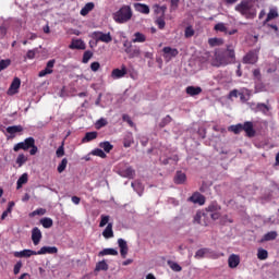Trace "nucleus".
<instances>
[{
    "instance_id": "obj_47",
    "label": "nucleus",
    "mask_w": 279,
    "mask_h": 279,
    "mask_svg": "<svg viewBox=\"0 0 279 279\" xmlns=\"http://www.w3.org/2000/svg\"><path fill=\"white\" fill-rule=\"evenodd\" d=\"M185 38H193L195 36V29L190 25L184 31Z\"/></svg>"
},
{
    "instance_id": "obj_43",
    "label": "nucleus",
    "mask_w": 279,
    "mask_h": 279,
    "mask_svg": "<svg viewBox=\"0 0 279 279\" xmlns=\"http://www.w3.org/2000/svg\"><path fill=\"white\" fill-rule=\"evenodd\" d=\"M27 180H28L27 173H23V174L19 178V180H17V182H16L17 189H23V184H27Z\"/></svg>"
},
{
    "instance_id": "obj_29",
    "label": "nucleus",
    "mask_w": 279,
    "mask_h": 279,
    "mask_svg": "<svg viewBox=\"0 0 279 279\" xmlns=\"http://www.w3.org/2000/svg\"><path fill=\"white\" fill-rule=\"evenodd\" d=\"M98 133L96 131L94 132H87L85 136L82 140V143H90V141H95L97 138Z\"/></svg>"
},
{
    "instance_id": "obj_2",
    "label": "nucleus",
    "mask_w": 279,
    "mask_h": 279,
    "mask_svg": "<svg viewBox=\"0 0 279 279\" xmlns=\"http://www.w3.org/2000/svg\"><path fill=\"white\" fill-rule=\"evenodd\" d=\"M235 12L241 13L245 19H256V8L250 1L243 0L235 5Z\"/></svg>"
},
{
    "instance_id": "obj_11",
    "label": "nucleus",
    "mask_w": 279,
    "mask_h": 279,
    "mask_svg": "<svg viewBox=\"0 0 279 279\" xmlns=\"http://www.w3.org/2000/svg\"><path fill=\"white\" fill-rule=\"evenodd\" d=\"M242 130L245 131V134L246 136H248V138L256 136V131L254 130V123L251 121L244 122V124H242Z\"/></svg>"
},
{
    "instance_id": "obj_22",
    "label": "nucleus",
    "mask_w": 279,
    "mask_h": 279,
    "mask_svg": "<svg viewBox=\"0 0 279 279\" xmlns=\"http://www.w3.org/2000/svg\"><path fill=\"white\" fill-rule=\"evenodd\" d=\"M131 43H147V36L141 32H135L132 36Z\"/></svg>"
},
{
    "instance_id": "obj_36",
    "label": "nucleus",
    "mask_w": 279,
    "mask_h": 279,
    "mask_svg": "<svg viewBox=\"0 0 279 279\" xmlns=\"http://www.w3.org/2000/svg\"><path fill=\"white\" fill-rule=\"evenodd\" d=\"M108 263H106V260H101L96 264L95 271H108Z\"/></svg>"
},
{
    "instance_id": "obj_9",
    "label": "nucleus",
    "mask_w": 279,
    "mask_h": 279,
    "mask_svg": "<svg viewBox=\"0 0 279 279\" xmlns=\"http://www.w3.org/2000/svg\"><path fill=\"white\" fill-rule=\"evenodd\" d=\"M128 75V68L125 65H121V69H113L111 72L112 80H121Z\"/></svg>"
},
{
    "instance_id": "obj_60",
    "label": "nucleus",
    "mask_w": 279,
    "mask_h": 279,
    "mask_svg": "<svg viewBox=\"0 0 279 279\" xmlns=\"http://www.w3.org/2000/svg\"><path fill=\"white\" fill-rule=\"evenodd\" d=\"M36 49H33V50H28L27 53H26V58L28 60H34V58H36Z\"/></svg>"
},
{
    "instance_id": "obj_31",
    "label": "nucleus",
    "mask_w": 279,
    "mask_h": 279,
    "mask_svg": "<svg viewBox=\"0 0 279 279\" xmlns=\"http://www.w3.org/2000/svg\"><path fill=\"white\" fill-rule=\"evenodd\" d=\"M100 149H104L102 151H105L106 154H110V151H112V149H114V146L112 144H110V142H101L99 144Z\"/></svg>"
},
{
    "instance_id": "obj_42",
    "label": "nucleus",
    "mask_w": 279,
    "mask_h": 279,
    "mask_svg": "<svg viewBox=\"0 0 279 279\" xmlns=\"http://www.w3.org/2000/svg\"><path fill=\"white\" fill-rule=\"evenodd\" d=\"M256 112H263V114H267V112H269V106L259 102L256 105Z\"/></svg>"
},
{
    "instance_id": "obj_16",
    "label": "nucleus",
    "mask_w": 279,
    "mask_h": 279,
    "mask_svg": "<svg viewBox=\"0 0 279 279\" xmlns=\"http://www.w3.org/2000/svg\"><path fill=\"white\" fill-rule=\"evenodd\" d=\"M19 88H21V78L15 77L9 88V95H16L19 93Z\"/></svg>"
},
{
    "instance_id": "obj_3",
    "label": "nucleus",
    "mask_w": 279,
    "mask_h": 279,
    "mask_svg": "<svg viewBox=\"0 0 279 279\" xmlns=\"http://www.w3.org/2000/svg\"><path fill=\"white\" fill-rule=\"evenodd\" d=\"M230 64V59L223 51H216L211 60V66H228Z\"/></svg>"
},
{
    "instance_id": "obj_21",
    "label": "nucleus",
    "mask_w": 279,
    "mask_h": 279,
    "mask_svg": "<svg viewBox=\"0 0 279 279\" xmlns=\"http://www.w3.org/2000/svg\"><path fill=\"white\" fill-rule=\"evenodd\" d=\"M185 93L190 97H197V95H202V87H199V86H187L185 88Z\"/></svg>"
},
{
    "instance_id": "obj_33",
    "label": "nucleus",
    "mask_w": 279,
    "mask_h": 279,
    "mask_svg": "<svg viewBox=\"0 0 279 279\" xmlns=\"http://www.w3.org/2000/svg\"><path fill=\"white\" fill-rule=\"evenodd\" d=\"M123 145L124 147H132V145H134V136L132 135V133H128L124 137L123 141Z\"/></svg>"
},
{
    "instance_id": "obj_32",
    "label": "nucleus",
    "mask_w": 279,
    "mask_h": 279,
    "mask_svg": "<svg viewBox=\"0 0 279 279\" xmlns=\"http://www.w3.org/2000/svg\"><path fill=\"white\" fill-rule=\"evenodd\" d=\"M208 254H210V248H199L195 253V258H198V259L206 258V256H208Z\"/></svg>"
},
{
    "instance_id": "obj_57",
    "label": "nucleus",
    "mask_w": 279,
    "mask_h": 279,
    "mask_svg": "<svg viewBox=\"0 0 279 279\" xmlns=\"http://www.w3.org/2000/svg\"><path fill=\"white\" fill-rule=\"evenodd\" d=\"M106 125H108V120L100 118L97 122H96V128L98 130H100V128H106Z\"/></svg>"
},
{
    "instance_id": "obj_52",
    "label": "nucleus",
    "mask_w": 279,
    "mask_h": 279,
    "mask_svg": "<svg viewBox=\"0 0 279 279\" xmlns=\"http://www.w3.org/2000/svg\"><path fill=\"white\" fill-rule=\"evenodd\" d=\"M25 162H27V158L23 154H20L16 158V165H19V167H23Z\"/></svg>"
},
{
    "instance_id": "obj_17",
    "label": "nucleus",
    "mask_w": 279,
    "mask_h": 279,
    "mask_svg": "<svg viewBox=\"0 0 279 279\" xmlns=\"http://www.w3.org/2000/svg\"><path fill=\"white\" fill-rule=\"evenodd\" d=\"M133 8L135 10V12H140V14H149L150 9L149 5L145 4V3H134Z\"/></svg>"
},
{
    "instance_id": "obj_64",
    "label": "nucleus",
    "mask_w": 279,
    "mask_h": 279,
    "mask_svg": "<svg viewBox=\"0 0 279 279\" xmlns=\"http://www.w3.org/2000/svg\"><path fill=\"white\" fill-rule=\"evenodd\" d=\"M56 154H57V157H58V158H62V156H64V146H60V147L57 149Z\"/></svg>"
},
{
    "instance_id": "obj_13",
    "label": "nucleus",
    "mask_w": 279,
    "mask_h": 279,
    "mask_svg": "<svg viewBox=\"0 0 279 279\" xmlns=\"http://www.w3.org/2000/svg\"><path fill=\"white\" fill-rule=\"evenodd\" d=\"M15 258H29L31 256H38V253L33 250H23L20 252H14Z\"/></svg>"
},
{
    "instance_id": "obj_30",
    "label": "nucleus",
    "mask_w": 279,
    "mask_h": 279,
    "mask_svg": "<svg viewBox=\"0 0 279 279\" xmlns=\"http://www.w3.org/2000/svg\"><path fill=\"white\" fill-rule=\"evenodd\" d=\"M8 134H11V136H14V134H19V132H23L22 125H13L7 128Z\"/></svg>"
},
{
    "instance_id": "obj_44",
    "label": "nucleus",
    "mask_w": 279,
    "mask_h": 279,
    "mask_svg": "<svg viewBox=\"0 0 279 279\" xmlns=\"http://www.w3.org/2000/svg\"><path fill=\"white\" fill-rule=\"evenodd\" d=\"M229 132H233V134H241V132H243V124L239 123L229 126Z\"/></svg>"
},
{
    "instance_id": "obj_20",
    "label": "nucleus",
    "mask_w": 279,
    "mask_h": 279,
    "mask_svg": "<svg viewBox=\"0 0 279 279\" xmlns=\"http://www.w3.org/2000/svg\"><path fill=\"white\" fill-rule=\"evenodd\" d=\"M119 175H121V178H129V180H132L136 175V171H134L132 167H128L126 169L120 170Z\"/></svg>"
},
{
    "instance_id": "obj_40",
    "label": "nucleus",
    "mask_w": 279,
    "mask_h": 279,
    "mask_svg": "<svg viewBox=\"0 0 279 279\" xmlns=\"http://www.w3.org/2000/svg\"><path fill=\"white\" fill-rule=\"evenodd\" d=\"M215 32H222V34H228V26L226 23L220 22L214 26Z\"/></svg>"
},
{
    "instance_id": "obj_41",
    "label": "nucleus",
    "mask_w": 279,
    "mask_h": 279,
    "mask_svg": "<svg viewBox=\"0 0 279 279\" xmlns=\"http://www.w3.org/2000/svg\"><path fill=\"white\" fill-rule=\"evenodd\" d=\"M40 223H41L43 228L49 229L53 226V219L47 218V217L41 218Z\"/></svg>"
},
{
    "instance_id": "obj_25",
    "label": "nucleus",
    "mask_w": 279,
    "mask_h": 279,
    "mask_svg": "<svg viewBox=\"0 0 279 279\" xmlns=\"http://www.w3.org/2000/svg\"><path fill=\"white\" fill-rule=\"evenodd\" d=\"M102 236L105 239H112L114 236V231L112 230V222H109L106 229L102 231Z\"/></svg>"
},
{
    "instance_id": "obj_50",
    "label": "nucleus",
    "mask_w": 279,
    "mask_h": 279,
    "mask_svg": "<svg viewBox=\"0 0 279 279\" xmlns=\"http://www.w3.org/2000/svg\"><path fill=\"white\" fill-rule=\"evenodd\" d=\"M168 265L170 267V269H172V271H182V266H180V264L175 263V262H168Z\"/></svg>"
},
{
    "instance_id": "obj_39",
    "label": "nucleus",
    "mask_w": 279,
    "mask_h": 279,
    "mask_svg": "<svg viewBox=\"0 0 279 279\" xmlns=\"http://www.w3.org/2000/svg\"><path fill=\"white\" fill-rule=\"evenodd\" d=\"M131 186L137 192L140 196L143 195V184L141 183V181L132 182Z\"/></svg>"
},
{
    "instance_id": "obj_54",
    "label": "nucleus",
    "mask_w": 279,
    "mask_h": 279,
    "mask_svg": "<svg viewBox=\"0 0 279 279\" xmlns=\"http://www.w3.org/2000/svg\"><path fill=\"white\" fill-rule=\"evenodd\" d=\"M10 64H11L10 59L1 60L0 61V73H1V71H5V69H8V66H10Z\"/></svg>"
},
{
    "instance_id": "obj_63",
    "label": "nucleus",
    "mask_w": 279,
    "mask_h": 279,
    "mask_svg": "<svg viewBox=\"0 0 279 279\" xmlns=\"http://www.w3.org/2000/svg\"><path fill=\"white\" fill-rule=\"evenodd\" d=\"M123 121H125L126 123H129V125H131V128L134 125V122L132 121V118H130V116L128 114H123L122 116Z\"/></svg>"
},
{
    "instance_id": "obj_24",
    "label": "nucleus",
    "mask_w": 279,
    "mask_h": 279,
    "mask_svg": "<svg viewBox=\"0 0 279 279\" xmlns=\"http://www.w3.org/2000/svg\"><path fill=\"white\" fill-rule=\"evenodd\" d=\"M69 47L71 49H86V43H84L82 39H72V43Z\"/></svg>"
},
{
    "instance_id": "obj_14",
    "label": "nucleus",
    "mask_w": 279,
    "mask_h": 279,
    "mask_svg": "<svg viewBox=\"0 0 279 279\" xmlns=\"http://www.w3.org/2000/svg\"><path fill=\"white\" fill-rule=\"evenodd\" d=\"M162 51H163V58L166 60H171V58H175L178 56V53H180V51H178V49L171 48V47H165L162 49Z\"/></svg>"
},
{
    "instance_id": "obj_45",
    "label": "nucleus",
    "mask_w": 279,
    "mask_h": 279,
    "mask_svg": "<svg viewBox=\"0 0 279 279\" xmlns=\"http://www.w3.org/2000/svg\"><path fill=\"white\" fill-rule=\"evenodd\" d=\"M12 208H14V202H9L7 210L2 213L1 220L3 221L10 213H12Z\"/></svg>"
},
{
    "instance_id": "obj_38",
    "label": "nucleus",
    "mask_w": 279,
    "mask_h": 279,
    "mask_svg": "<svg viewBox=\"0 0 279 279\" xmlns=\"http://www.w3.org/2000/svg\"><path fill=\"white\" fill-rule=\"evenodd\" d=\"M208 45L210 47H221V45H223V40L221 38H209L208 39Z\"/></svg>"
},
{
    "instance_id": "obj_53",
    "label": "nucleus",
    "mask_w": 279,
    "mask_h": 279,
    "mask_svg": "<svg viewBox=\"0 0 279 279\" xmlns=\"http://www.w3.org/2000/svg\"><path fill=\"white\" fill-rule=\"evenodd\" d=\"M108 221H110V216L101 215L99 228L108 226Z\"/></svg>"
},
{
    "instance_id": "obj_59",
    "label": "nucleus",
    "mask_w": 279,
    "mask_h": 279,
    "mask_svg": "<svg viewBox=\"0 0 279 279\" xmlns=\"http://www.w3.org/2000/svg\"><path fill=\"white\" fill-rule=\"evenodd\" d=\"M21 267H23V263L22 262H17L15 265H14V268H13V274L16 276L19 274H21Z\"/></svg>"
},
{
    "instance_id": "obj_51",
    "label": "nucleus",
    "mask_w": 279,
    "mask_h": 279,
    "mask_svg": "<svg viewBox=\"0 0 279 279\" xmlns=\"http://www.w3.org/2000/svg\"><path fill=\"white\" fill-rule=\"evenodd\" d=\"M47 214V209L45 208H37L33 213L29 214V217L43 216Z\"/></svg>"
},
{
    "instance_id": "obj_49",
    "label": "nucleus",
    "mask_w": 279,
    "mask_h": 279,
    "mask_svg": "<svg viewBox=\"0 0 279 279\" xmlns=\"http://www.w3.org/2000/svg\"><path fill=\"white\" fill-rule=\"evenodd\" d=\"M223 53H227V58H229V62L231 63L232 60H234L235 54H234V49L228 47L226 51H222Z\"/></svg>"
},
{
    "instance_id": "obj_19",
    "label": "nucleus",
    "mask_w": 279,
    "mask_h": 279,
    "mask_svg": "<svg viewBox=\"0 0 279 279\" xmlns=\"http://www.w3.org/2000/svg\"><path fill=\"white\" fill-rule=\"evenodd\" d=\"M45 254H58V247L43 246L39 251H37V256H43Z\"/></svg>"
},
{
    "instance_id": "obj_27",
    "label": "nucleus",
    "mask_w": 279,
    "mask_h": 279,
    "mask_svg": "<svg viewBox=\"0 0 279 279\" xmlns=\"http://www.w3.org/2000/svg\"><path fill=\"white\" fill-rule=\"evenodd\" d=\"M186 182V174L182 171H178L174 177V184H184Z\"/></svg>"
},
{
    "instance_id": "obj_26",
    "label": "nucleus",
    "mask_w": 279,
    "mask_h": 279,
    "mask_svg": "<svg viewBox=\"0 0 279 279\" xmlns=\"http://www.w3.org/2000/svg\"><path fill=\"white\" fill-rule=\"evenodd\" d=\"M119 251L116 248H105L98 253V256H118Z\"/></svg>"
},
{
    "instance_id": "obj_58",
    "label": "nucleus",
    "mask_w": 279,
    "mask_h": 279,
    "mask_svg": "<svg viewBox=\"0 0 279 279\" xmlns=\"http://www.w3.org/2000/svg\"><path fill=\"white\" fill-rule=\"evenodd\" d=\"M93 58V52L85 51L83 54V63L88 64V61Z\"/></svg>"
},
{
    "instance_id": "obj_34",
    "label": "nucleus",
    "mask_w": 279,
    "mask_h": 279,
    "mask_svg": "<svg viewBox=\"0 0 279 279\" xmlns=\"http://www.w3.org/2000/svg\"><path fill=\"white\" fill-rule=\"evenodd\" d=\"M278 238V232L276 231H270L268 233H266L263 238H262V243L265 241H275V239Z\"/></svg>"
},
{
    "instance_id": "obj_48",
    "label": "nucleus",
    "mask_w": 279,
    "mask_h": 279,
    "mask_svg": "<svg viewBox=\"0 0 279 279\" xmlns=\"http://www.w3.org/2000/svg\"><path fill=\"white\" fill-rule=\"evenodd\" d=\"M92 156H98V158H106V153L101 148H95L90 151Z\"/></svg>"
},
{
    "instance_id": "obj_6",
    "label": "nucleus",
    "mask_w": 279,
    "mask_h": 279,
    "mask_svg": "<svg viewBox=\"0 0 279 279\" xmlns=\"http://www.w3.org/2000/svg\"><path fill=\"white\" fill-rule=\"evenodd\" d=\"M93 36L97 43H112V35L110 33L94 32Z\"/></svg>"
},
{
    "instance_id": "obj_23",
    "label": "nucleus",
    "mask_w": 279,
    "mask_h": 279,
    "mask_svg": "<svg viewBox=\"0 0 279 279\" xmlns=\"http://www.w3.org/2000/svg\"><path fill=\"white\" fill-rule=\"evenodd\" d=\"M228 263H229V267L231 269H234V268L239 267V263H241V258L239 257V255L232 254L229 257Z\"/></svg>"
},
{
    "instance_id": "obj_62",
    "label": "nucleus",
    "mask_w": 279,
    "mask_h": 279,
    "mask_svg": "<svg viewBox=\"0 0 279 279\" xmlns=\"http://www.w3.org/2000/svg\"><path fill=\"white\" fill-rule=\"evenodd\" d=\"M168 204H170L171 206H180V201L173 198V197H170L168 198Z\"/></svg>"
},
{
    "instance_id": "obj_5",
    "label": "nucleus",
    "mask_w": 279,
    "mask_h": 279,
    "mask_svg": "<svg viewBox=\"0 0 279 279\" xmlns=\"http://www.w3.org/2000/svg\"><path fill=\"white\" fill-rule=\"evenodd\" d=\"M34 143H36V140H34V137H27L24 140V142L15 144L13 150L19 151L20 149H23L24 151H27V149L34 146Z\"/></svg>"
},
{
    "instance_id": "obj_46",
    "label": "nucleus",
    "mask_w": 279,
    "mask_h": 279,
    "mask_svg": "<svg viewBox=\"0 0 279 279\" xmlns=\"http://www.w3.org/2000/svg\"><path fill=\"white\" fill-rule=\"evenodd\" d=\"M66 165H69V160L66 158H63L61 162L59 163L57 171L59 173H62L66 169Z\"/></svg>"
},
{
    "instance_id": "obj_37",
    "label": "nucleus",
    "mask_w": 279,
    "mask_h": 279,
    "mask_svg": "<svg viewBox=\"0 0 279 279\" xmlns=\"http://www.w3.org/2000/svg\"><path fill=\"white\" fill-rule=\"evenodd\" d=\"M269 257V253L265 248H258L257 250V258L258 260H267Z\"/></svg>"
},
{
    "instance_id": "obj_12",
    "label": "nucleus",
    "mask_w": 279,
    "mask_h": 279,
    "mask_svg": "<svg viewBox=\"0 0 279 279\" xmlns=\"http://www.w3.org/2000/svg\"><path fill=\"white\" fill-rule=\"evenodd\" d=\"M43 240V231L38 227L32 229V241L34 245H38Z\"/></svg>"
},
{
    "instance_id": "obj_4",
    "label": "nucleus",
    "mask_w": 279,
    "mask_h": 279,
    "mask_svg": "<svg viewBox=\"0 0 279 279\" xmlns=\"http://www.w3.org/2000/svg\"><path fill=\"white\" fill-rule=\"evenodd\" d=\"M206 210L209 213V217L214 220L217 221V219H220L221 217V205L217 202H211Z\"/></svg>"
},
{
    "instance_id": "obj_15",
    "label": "nucleus",
    "mask_w": 279,
    "mask_h": 279,
    "mask_svg": "<svg viewBox=\"0 0 279 279\" xmlns=\"http://www.w3.org/2000/svg\"><path fill=\"white\" fill-rule=\"evenodd\" d=\"M189 202H192V204H199V206H204L206 204V198L204 195L199 193H194L190 198Z\"/></svg>"
},
{
    "instance_id": "obj_8",
    "label": "nucleus",
    "mask_w": 279,
    "mask_h": 279,
    "mask_svg": "<svg viewBox=\"0 0 279 279\" xmlns=\"http://www.w3.org/2000/svg\"><path fill=\"white\" fill-rule=\"evenodd\" d=\"M53 66H56V59L49 60L46 68L39 72L38 76L45 77L46 75H51V73H53Z\"/></svg>"
},
{
    "instance_id": "obj_56",
    "label": "nucleus",
    "mask_w": 279,
    "mask_h": 279,
    "mask_svg": "<svg viewBox=\"0 0 279 279\" xmlns=\"http://www.w3.org/2000/svg\"><path fill=\"white\" fill-rule=\"evenodd\" d=\"M172 119L171 116H166L161 122L159 123L160 128H165L166 125H169V123H171Z\"/></svg>"
},
{
    "instance_id": "obj_10",
    "label": "nucleus",
    "mask_w": 279,
    "mask_h": 279,
    "mask_svg": "<svg viewBox=\"0 0 279 279\" xmlns=\"http://www.w3.org/2000/svg\"><path fill=\"white\" fill-rule=\"evenodd\" d=\"M245 64H256L258 62V50L250 51L244 58Z\"/></svg>"
},
{
    "instance_id": "obj_18",
    "label": "nucleus",
    "mask_w": 279,
    "mask_h": 279,
    "mask_svg": "<svg viewBox=\"0 0 279 279\" xmlns=\"http://www.w3.org/2000/svg\"><path fill=\"white\" fill-rule=\"evenodd\" d=\"M118 245L120 247V254L122 256V258H125L128 256V242L124 239H118Z\"/></svg>"
},
{
    "instance_id": "obj_55",
    "label": "nucleus",
    "mask_w": 279,
    "mask_h": 279,
    "mask_svg": "<svg viewBox=\"0 0 279 279\" xmlns=\"http://www.w3.org/2000/svg\"><path fill=\"white\" fill-rule=\"evenodd\" d=\"M157 27H159V29H165V26L167 25V23L165 22V17H158L155 21Z\"/></svg>"
},
{
    "instance_id": "obj_28",
    "label": "nucleus",
    "mask_w": 279,
    "mask_h": 279,
    "mask_svg": "<svg viewBox=\"0 0 279 279\" xmlns=\"http://www.w3.org/2000/svg\"><path fill=\"white\" fill-rule=\"evenodd\" d=\"M95 10V3L88 2L84 5V8L81 10V16H86L89 12H93Z\"/></svg>"
},
{
    "instance_id": "obj_61",
    "label": "nucleus",
    "mask_w": 279,
    "mask_h": 279,
    "mask_svg": "<svg viewBox=\"0 0 279 279\" xmlns=\"http://www.w3.org/2000/svg\"><path fill=\"white\" fill-rule=\"evenodd\" d=\"M100 66L101 65L99 64V62H93L90 64V69H92V71H94V73H97V71H99Z\"/></svg>"
},
{
    "instance_id": "obj_1",
    "label": "nucleus",
    "mask_w": 279,
    "mask_h": 279,
    "mask_svg": "<svg viewBox=\"0 0 279 279\" xmlns=\"http://www.w3.org/2000/svg\"><path fill=\"white\" fill-rule=\"evenodd\" d=\"M134 16V11L130 4H123L117 11L112 13V19L118 25H125L130 23Z\"/></svg>"
},
{
    "instance_id": "obj_35",
    "label": "nucleus",
    "mask_w": 279,
    "mask_h": 279,
    "mask_svg": "<svg viewBox=\"0 0 279 279\" xmlns=\"http://www.w3.org/2000/svg\"><path fill=\"white\" fill-rule=\"evenodd\" d=\"M274 19H278V9L276 8L269 10L265 23H269V21H274Z\"/></svg>"
},
{
    "instance_id": "obj_7",
    "label": "nucleus",
    "mask_w": 279,
    "mask_h": 279,
    "mask_svg": "<svg viewBox=\"0 0 279 279\" xmlns=\"http://www.w3.org/2000/svg\"><path fill=\"white\" fill-rule=\"evenodd\" d=\"M125 53H128L129 58L133 59V58H141V48L138 46H132L129 45L125 49H124Z\"/></svg>"
}]
</instances>
